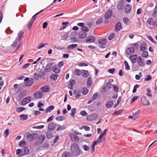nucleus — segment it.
<instances>
[{
    "instance_id": "cd10ccee",
    "label": "nucleus",
    "mask_w": 157,
    "mask_h": 157,
    "mask_svg": "<svg viewBox=\"0 0 157 157\" xmlns=\"http://www.w3.org/2000/svg\"><path fill=\"white\" fill-rule=\"evenodd\" d=\"M78 44H71V45H69L68 47L67 48V50L71 49H72L75 48L77 47H78Z\"/></svg>"
},
{
    "instance_id": "4d7b16f0",
    "label": "nucleus",
    "mask_w": 157,
    "mask_h": 157,
    "mask_svg": "<svg viewBox=\"0 0 157 157\" xmlns=\"http://www.w3.org/2000/svg\"><path fill=\"white\" fill-rule=\"evenodd\" d=\"M152 78V77L151 75H147L146 77L144 79L145 81H148L150 80Z\"/></svg>"
},
{
    "instance_id": "6e6d98bb",
    "label": "nucleus",
    "mask_w": 157,
    "mask_h": 157,
    "mask_svg": "<svg viewBox=\"0 0 157 157\" xmlns=\"http://www.w3.org/2000/svg\"><path fill=\"white\" fill-rule=\"evenodd\" d=\"M81 31H83L85 32H87L89 30L88 28L86 26H84L81 28Z\"/></svg>"
},
{
    "instance_id": "a211bd4d",
    "label": "nucleus",
    "mask_w": 157,
    "mask_h": 157,
    "mask_svg": "<svg viewBox=\"0 0 157 157\" xmlns=\"http://www.w3.org/2000/svg\"><path fill=\"white\" fill-rule=\"evenodd\" d=\"M86 42L87 43H91L94 42L95 40V38L93 36L88 37L86 38Z\"/></svg>"
},
{
    "instance_id": "13d9d810",
    "label": "nucleus",
    "mask_w": 157,
    "mask_h": 157,
    "mask_svg": "<svg viewBox=\"0 0 157 157\" xmlns=\"http://www.w3.org/2000/svg\"><path fill=\"white\" fill-rule=\"evenodd\" d=\"M108 131V129H105L103 132L101 133L100 135V138L101 137V136H103L104 135H105L106 134V132Z\"/></svg>"
},
{
    "instance_id": "3c124183",
    "label": "nucleus",
    "mask_w": 157,
    "mask_h": 157,
    "mask_svg": "<svg viewBox=\"0 0 157 157\" xmlns=\"http://www.w3.org/2000/svg\"><path fill=\"white\" fill-rule=\"evenodd\" d=\"M148 52L147 51L144 52L142 54V56L144 58H146L148 57Z\"/></svg>"
},
{
    "instance_id": "58836bf2",
    "label": "nucleus",
    "mask_w": 157,
    "mask_h": 157,
    "mask_svg": "<svg viewBox=\"0 0 157 157\" xmlns=\"http://www.w3.org/2000/svg\"><path fill=\"white\" fill-rule=\"evenodd\" d=\"M91 79L92 78L91 77H89L88 78L87 82V85L88 86H90L91 85L92 82Z\"/></svg>"
},
{
    "instance_id": "69168bd1",
    "label": "nucleus",
    "mask_w": 157,
    "mask_h": 157,
    "mask_svg": "<svg viewBox=\"0 0 157 157\" xmlns=\"http://www.w3.org/2000/svg\"><path fill=\"white\" fill-rule=\"evenodd\" d=\"M70 40H71V43H74L77 41L75 37H71L70 38Z\"/></svg>"
},
{
    "instance_id": "6e6552de",
    "label": "nucleus",
    "mask_w": 157,
    "mask_h": 157,
    "mask_svg": "<svg viewBox=\"0 0 157 157\" xmlns=\"http://www.w3.org/2000/svg\"><path fill=\"white\" fill-rule=\"evenodd\" d=\"M98 42L101 45H99V47L103 48H105L103 46L106 44V40L105 38H102L99 40Z\"/></svg>"
},
{
    "instance_id": "f3484780",
    "label": "nucleus",
    "mask_w": 157,
    "mask_h": 157,
    "mask_svg": "<svg viewBox=\"0 0 157 157\" xmlns=\"http://www.w3.org/2000/svg\"><path fill=\"white\" fill-rule=\"evenodd\" d=\"M56 125H57L54 123L53 122H51L48 126V128L50 130H54L56 128Z\"/></svg>"
},
{
    "instance_id": "a18cd8bd",
    "label": "nucleus",
    "mask_w": 157,
    "mask_h": 157,
    "mask_svg": "<svg viewBox=\"0 0 157 157\" xmlns=\"http://www.w3.org/2000/svg\"><path fill=\"white\" fill-rule=\"evenodd\" d=\"M115 34L114 33H111L108 37V39L109 40H112L113 38H114L115 36Z\"/></svg>"
},
{
    "instance_id": "e2e57ef3",
    "label": "nucleus",
    "mask_w": 157,
    "mask_h": 157,
    "mask_svg": "<svg viewBox=\"0 0 157 157\" xmlns=\"http://www.w3.org/2000/svg\"><path fill=\"white\" fill-rule=\"evenodd\" d=\"M64 65L63 62V61L59 62L57 66L60 68V67H62Z\"/></svg>"
},
{
    "instance_id": "9b49d317",
    "label": "nucleus",
    "mask_w": 157,
    "mask_h": 157,
    "mask_svg": "<svg viewBox=\"0 0 157 157\" xmlns=\"http://www.w3.org/2000/svg\"><path fill=\"white\" fill-rule=\"evenodd\" d=\"M113 12L112 10H109L105 13V18L106 19H110L112 15Z\"/></svg>"
},
{
    "instance_id": "9d476101",
    "label": "nucleus",
    "mask_w": 157,
    "mask_h": 157,
    "mask_svg": "<svg viewBox=\"0 0 157 157\" xmlns=\"http://www.w3.org/2000/svg\"><path fill=\"white\" fill-rule=\"evenodd\" d=\"M147 22L150 25H152L154 27H156L157 24L156 21H154L152 18H149L147 20Z\"/></svg>"
},
{
    "instance_id": "bf43d9fd",
    "label": "nucleus",
    "mask_w": 157,
    "mask_h": 157,
    "mask_svg": "<svg viewBox=\"0 0 157 157\" xmlns=\"http://www.w3.org/2000/svg\"><path fill=\"white\" fill-rule=\"evenodd\" d=\"M82 147L84 150L86 151H88L90 149L89 147L88 146H86V145H83L82 146Z\"/></svg>"
},
{
    "instance_id": "864d4df0",
    "label": "nucleus",
    "mask_w": 157,
    "mask_h": 157,
    "mask_svg": "<svg viewBox=\"0 0 157 157\" xmlns=\"http://www.w3.org/2000/svg\"><path fill=\"white\" fill-rule=\"evenodd\" d=\"M88 92V90L86 88L84 87L82 90V93L83 94L85 95Z\"/></svg>"
},
{
    "instance_id": "20e7f679",
    "label": "nucleus",
    "mask_w": 157,
    "mask_h": 157,
    "mask_svg": "<svg viewBox=\"0 0 157 157\" xmlns=\"http://www.w3.org/2000/svg\"><path fill=\"white\" fill-rule=\"evenodd\" d=\"M137 62L139 65L141 67H143L145 65V60L140 56H139L137 58Z\"/></svg>"
},
{
    "instance_id": "c03bdc74",
    "label": "nucleus",
    "mask_w": 157,
    "mask_h": 157,
    "mask_svg": "<svg viewBox=\"0 0 157 157\" xmlns=\"http://www.w3.org/2000/svg\"><path fill=\"white\" fill-rule=\"evenodd\" d=\"M157 15V5L155 6L154 9V11L152 13V16L154 17H155Z\"/></svg>"
},
{
    "instance_id": "72a5a7b5",
    "label": "nucleus",
    "mask_w": 157,
    "mask_h": 157,
    "mask_svg": "<svg viewBox=\"0 0 157 157\" xmlns=\"http://www.w3.org/2000/svg\"><path fill=\"white\" fill-rule=\"evenodd\" d=\"M81 74L82 76L84 77H86L88 75V72L86 70H82Z\"/></svg>"
},
{
    "instance_id": "338daca9",
    "label": "nucleus",
    "mask_w": 157,
    "mask_h": 157,
    "mask_svg": "<svg viewBox=\"0 0 157 157\" xmlns=\"http://www.w3.org/2000/svg\"><path fill=\"white\" fill-rule=\"evenodd\" d=\"M138 97L137 96H133L131 99V103L135 101L137 98Z\"/></svg>"
},
{
    "instance_id": "ea45409f",
    "label": "nucleus",
    "mask_w": 157,
    "mask_h": 157,
    "mask_svg": "<svg viewBox=\"0 0 157 157\" xmlns=\"http://www.w3.org/2000/svg\"><path fill=\"white\" fill-rule=\"evenodd\" d=\"M44 11V10H41L39 12H38L36 13L32 17V18L31 19V20L34 21V20L36 19V15L38 14L39 13H40L41 12H43Z\"/></svg>"
},
{
    "instance_id": "a19ab883",
    "label": "nucleus",
    "mask_w": 157,
    "mask_h": 157,
    "mask_svg": "<svg viewBox=\"0 0 157 157\" xmlns=\"http://www.w3.org/2000/svg\"><path fill=\"white\" fill-rule=\"evenodd\" d=\"M18 41V40L17 38H16L15 40L13 42V43L11 45L12 47H16Z\"/></svg>"
},
{
    "instance_id": "a878e982",
    "label": "nucleus",
    "mask_w": 157,
    "mask_h": 157,
    "mask_svg": "<svg viewBox=\"0 0 157 157\" xmlns=\"http://www.w3.org/2000/svg\"><path fill=\"white\" fill-rule=\"evenodd\" d=\"M147 48V45L145 43L141 44L140 45V49L141 51H144Z\"/></svg>"
},
{
    "instance_id": "680f3d73",
    "label": "nucleus",
    "mask_w": 157,
    "mask_h": 157,
    "mask_svg": "<svg viewBox=\"0 0 157 157\" xmlns=\"http://www.w3.org/2000/svg\"><path fill=\"white\" fill-rule=\"evenodd\" d=\"M115 70V69L113 68L108 69V71L109 73L113 74L114 73Z\"/></svg>"
},
{
    "instance_id": "aec40b11",
    "label": "nucleus",
    "mask_w": 157,
    "mask_h": 157,
    "mask_svg": "<svg viewBox=\"0 0 157 157\" xmlns=\"http://www.w3.org/2000/svg\"><path fill=\"white\" fill-rule=\"evenodd\" d=\"M87 33L83 31H81L78 33V36L79 38L83 39L86 37Z\"/></svg>"
},
{
    "instance_id": "ddd939ff",
    "label": "nucleus",
    "mask_w": 157,
    "mask_h": 157,
    "mask_svg": "<svg viewBox=\"0 0 157 157\" xmlns=\"http://www.w3.org/2000/svg\"><path fill=\"white\" fill-rule=\"evenodd\" d=\"M124 0H120L119 3H118V10H123L124 5Z\"/></svg>"
},
{
    "instance_id": "2f4dec72",
    "label": "nucleus",
    "mask_w": 157,
    "mask_h": 157,
    "mask_svg": "<svg viewBox=\"0 0 157 157\" xmlns=\"http://www.w3.org/2000/svg\"><path fill=\"white\" fill-rule=\"evenodd\" d=\"M49 147V145L46 143L42 145H41L40 148L41 150L47 149H48Z\"/></svg>"
},
{
    "instance_id": "473e14b6",
    "label": "nucleus",
    "mask_w": 157,
    "mask_h": 157,
    "mask_svg": "<svg viewBox=\"0 0 157 157\" xmlns=\"http://www.w3.org/2000/svg\"><path fill=\"white\" fill-rule=\"evenodd\" d=\"M54 109V106L53 105H51L48 106L45 110L46 113L50 112L51 111Z\"/></svg>"
},
{
    "instance_id": "393cba45",
    "label": "nucleus",
    "mask_w": 157,
    "mask_h": 157,
    "mask_svg": "<svg viewBox=\"0 0 157 157\" xmlns=\"http://www.w3.org/2000/svg\"><path fill=\"white\" fill-rule=\"evenodd\" d=\"M40 89L44 92L45 93L48 92L49 91L50 88L48 86H44L41 87Z\"/></svg>"
},
{
    "instance_id": "603ef678",
    "label": "nucleus",
    "mask_w": 157,
    "mask_h": 157,
    "mask_svg": "<svg viewBox=\"0 0 157 157\" xmlns=\"http://www.w3.org/2000/svg\"><path fill=\"white\" fill-rule=\"evenodd\" d=\"M76 113V109L75 108H74L72 109L71 110V115L72 117H73L75 115V114Z\"/></svg>"
},
{
    "instance_id": "dca6fc26",
    "label": "nucleus",
    "mask_w": 157,
    "mask_h": 157,
    "mask_svg": "<svg viewBox=\"0 0 157 157\" xmlns=\"http://www.w3.org/2000/svg\"><path fill=\"white\" fill-rule=\"evenodd\" d=\"M135 51L133 47L128 48L126 50V53L128 55H132Z\"/></svg>"
},
{
    "instance_id": "bb28decb",
    "label": "nucleus",
    "mask_w": 157,
    "mask_h": 157,
    "mask_svg": "<svg viewBox=\"0 0 157 157\" xmlns=\"http://www.w3.org/2000/svg\"><path fill=\"white\" fill-rule=\"evenodd\" d=\"M51 131H48L46 133V136L48 139L51 138L53 136L52 132Z\"/></svg>"
},
{
    "instance_id": "8fccbe9b",
    "label": "nucleus",
    "mask_w": 157,
    "mask_h": 157,
    "mask_svg": "<svg viewBox=\"0 0 157 157\" xmlns=\"http://www.w3.org/2000/svg\"><path fill=\"white\" fill-rule=\"evenodd\" d=\"M25 108L24 107H20L16 109V111L18 112H20L24 110Z\"/></svg>"
},
{
    "instance_id": "7c9ffc66",
    "label": "nucleus",
    "mask_w": 157,
    "mask_h": 157,
    "mask_svg": "<svg viewBox=\"0 0 157 157\" xmlns=\"http://www.w3.org/2000/svg\"><path fill=\"white\" fill-rule=\"evenodd\" d=\"M113 105V102L112 101H108L106 103V106L108 108L111 107Z\"/></svg>"
},
{
    "instance_id": "7ed1b4c3",
    "label": "nucleus",
    "mask_w": 157,
    "mask_h": 157,
    "mask_svg": "<svg viewBox=\"0 0 157 157\" xmlns=\"http://www.w3.org/2000/svg\"><path fill=\"white\" fill-rule=\"evenodd\" d=\"M25 85L26 86H31L33 83V79L29 80V78H26L24 79Z\"/></svg>"
},
{
    "instance_id": "1a4fd4ad",
    "label": "nucleus",
    "mask_w": 157,
    "mask_h": 157,
    "mask_svg": "<svg viewBox=\"0 0 157 157\" xmlns=\"http://www.w3.org/2000/svg\"><path fill=\"white\" fill-rule=\"evenodd\" d=\"M98 117V116L97 114L93 113L88 116L86 119L88 120L92 121L97 118Z\"/></svg>"
},
{
    "instance_id": "5fc2aeb1",
    "label": "nucleus",
    "mask_w": 157,
    "mask_h": 157,
    "mask_svg": "<svg viewBox=\"0 0 157 157\" xmlns=\"http://www.w3.org/2000/svg\"><path fill=\"white\" fill-rule=\"evenodd\" d=\"M34 21L30 20L27 26L28 27V29L29 30L30 29H31L33 25V22Z\"/></svg>"
},
{
    "instance_id": "774afa93",
    "label": "nucleus",
    "mask_w": 157,
    "mask_h": 157,
    "mask_svg": "<svg viewBox=\"0 0 157 157\" xmlns=\"http://www.w3.org/2000/svg\"><path fill=\"white\" fill-rule=\"evenodd\" d=\"M134 48H135L136 49L138 48L139 45L137 43H135L132 44V46Z\"/></svg>"
},
{
    "instance_id": "4be33fe9",
    "label": "nucleus",
    "mask_w": 157,
    "mask_h": 157,
    "mask_svg": "<svg viewBox=\"0 0 157 157\" xmlns=\"http://www.w3.org/2000/svg\"><path fill=\"white\" fill-rule=\"evenodd\" d=\"M137 57V55H135L132 56H131L129 57V58L132 63H136Z\"/></svg>"
},
{
    "instance_id": "f03ea898",
    "label": "nucleus",
    "mask_w": 157,
    "mask_h": 157,
    "mask_svg": "<svg viewBox=\"0 0 157 157\" xmlns=\"http://www.w3.org/2000/svg\"><path fill=\"white\" fill-rule=\"evenodd\" d=\"M46 139L45 136L44 135L39 136L38 139L36 140L34 146L36 147L42 144L44 141Z\"/></svg>"
},
{
    "instance_id": "37998d69",
    "label": "nucleus",
    "mask_w": 157,
    "mask_h": 157,
    "mask_svg": "<svg viewBox=\"0 0 157 157\" xmlns=\"http://www.w3.org/2000/svg\"><path fill=\"white\" fill-rule=\"evenodd\" d=\"M124 63L125 65V69L127 70H129L130 69V67L128 62L125 60L124 61Z\"/></svg>"
},
{
    "instance_id": "c85d7f7f",
    "label": "nucleus",
    "mask_w": 157,
    "mask_h": 157,
    "mask_svg": "<svg viewBox=\"0 0 157 157\" xmlns=\"http://www.w3.org/2000/svg\"><path fill=\"white\" fill-rule=\"evenodd\" d=\"M69 84L68 85L69 88L71 90H72L73 86L75 85V80H72L70 81Z\"/></svg>"
},
{
    "instance_id": "c756f323",
    "label": "nucleus",
    "mask_w": 157,
    "mask_h": 157,
    "mask_svg": "<svg viewBox=\"0 0 157 157\" xmlns=\"http://www.w3.org/2000/svg\"><path fill=\"white\" fill-rule=\"evenodd\" d=\"M105 140V138L103 137V136H101V137L100 138V136L99 137L98 139L96 140L95 141L98 144H99L100 143L102 142L103 141H104Z\"/></svg>"
},
{
    "instance_id": "6ab92c4d",
    "label": "nucleus",
    "mask_w": 157,
    "mask_h": 157,
    "mask_svg": "<svg viewBox=\"0 0 157 157\" xmlns=\"http://www.w3.org/2000/svg\"><path fill=\"white\" fill-rule=\"evenodd\" d=\"M69 135L71 140L73 141L77 142L79 140V139L78 137L74 134H69Z\"/></svg>"
},
{
    "instance_id": "b1692460",
    "label": "nucleus",
    "mask_w": 157,
    "mask_h": 157,
    "mask_svg": "<svg viewBox=\"0 0 157 157\" xmlns=\"http://www.w3.org/2000/svg\"><path fill=\"white\" fill-rule=\"evenodd\" d=\"M53 71L56 73H59L60 70V68L57 65L54 66L52 68Z\"/></svg>"
},
{
    "instance_id": "0e129e2a",
    "label": "nucleus",
    "mask_w": 157,
    "mask_h": 157,
    "mask_svg": "<svg viewBox=\"0 0 157 157\" xmlns=\"http://www.w3.org/2000/svg\"><path fill=\"white\" fill-rule=\"evenodd\" d=\"M102 22V19L101 18H100L97 21L96 23L97 25H99L101 24Z\"/></svg>"
},
{
    "instance_id": "49530a36",
    "label": "nucleus",
    "mask_w": 157,
    "mask_h": 157,
    "mask_svg": "<svg viewBox=\"0 0 157 157\" xmlns=\"http://www.w3.org/2000/svg\"><path fill=\"white\" fill-rule=\"evenodd\" d=\"M129 19L127 17H124L123 19V21L124 23L126 25H128L129 23Z\"/></svg>"
},
{
    "instance_id": "de8ad7c7",
    "label": "nucleus",
    "mask_w": 157,
    "mask_h": 157,
    "mask_svg": "<svg viewBox=\"0 0 157 157\" xmlns=\"http://www.w3.org/2000/svg\"><path fill=\"white\" fill-rule=\"evenodd\" d=\"M26 144V143L25 142L24 140H22L18 144V145L19 146L21 147H23L25 146Z\"/></svg>"
},
{
    "instance_id": "f257e3e1",
    "label": "nucleus",
    "mask_w": 157,
    "mask_h": 157,
    "mask_svg": "<svg viewBox=\"0 0 157 157\" xmlns=\"http://www.w3.org/2000/svg\"><path fill=\"white\" fill-rule=\"evenodd\" d=\"M71 150L72 154L74 156H78L81 154L78 145L76 143L72 144L70 147Z\"/></svg>"
},
{
    "instance_id": "412c9836",
    "label": "nucleus",
    "mask_w": 157,
    "mask_h": 157,
    "mask_svg": "<svg viewBox=\"0 0 157 157\" xmlns=\"http://www.w3.org/2000/svg\"><path fill=\"white\" fill-rule=\"evenodd\" d=\"M22 150L21 156L24 155H25L28 154L29 152V150L28 148L27 147H23Z\"/></svg>"
},
{
    "instance_id": "052dcab7",
    "label": "nucleus",
    "mask_w": 157,
    "mask_h": 157,
    "mask_svg": "<svg viewBox=\"0 0 157 157\" xmlns=\"http://www.w3.org/2000/svg\"><path fill=\"white\" fill-rule=\"evenodd\" d=\"M138 87L139 85H138V84H136L134 86L132 91L133 93H135L136 92L137 90L136 89Z\"/></svg>"
},
{
    "instance_id": "09e8293b",
    "label": "nucleus",
    "mask_w": 157,
    "mask_h": 157,
    "mask_svg": "<svg viewBox=\"0 0 157 157\" xmlns=\"http://www.w3.org/2000/svg\"><path fill=\"white\" fill-rule=\"evenodd\" d=\"M58 77V75L55 74H52L50 76V78L54 80H56Z\"/></svg>"
},
{
    "instance_id": "2eb2a0df",
    "label": "nucleus",
    "mask_w": 157,
    "mask_h": 157,
    "mask_svg": "<svg viewBox=\"0 0 157 157\" xmlns=\"http://www.w3.org/2000/svg\"><path fill=\"white\" fill-rule=\"evenodd\" d=\"M132 9V7L129 4H127L125 6L124 11L126 14L129 13Z\"/></svg>"
},
{
    "instance_id": "c9c22d12",
    "label": "nucleus",
    "mask_w": 157,
    "mask_h": 157,
    "mask_svg": "<svg viewBox=\"0 0 157 157\" xmlns=\"http://www.w3.org/2000/svg\"><path fill=\"white\" fill-rule=\"evenodd\" d=\"M23 34V32L22 31H20L18 34V37L16 38H17L18 41H20L21 39L22 35Z\"/></svg>"
},
{
    "instance_id": "4c0bfd02",
    "label": "nucleus",
    "mask_w": 157,
    "mask_h": 157,
    "mask_svg": "<svg viewBox=\"0 0 157 157\" xmlns=\"http://www.w3.org/2000/svg\"><path fill=\"white\" fill-rule=\"evenodd\" d=\"M65 119L66 118L63 116L58 117H56L55 118L56 120L58 121H63V120H65Z\"/></svg>"
},
{
    "instance_id": "f8f14e48",
    "label": "nucleus",
    "mask_w": 157,
    "mask_h": 157,
    "mask_svg": "<svg viewBox=\"0 0 157 157\" xmlns=\"http://www.w3.org/2000/svg\"><path fill=\"white\" fill-rule=\"evenodd\" d=\"M53 63H48L45 67V71L47 72L51 71L52 67L53 66Z\"/></svg>"
},
{
    "instance_id": "f704fd0d",
    "label": "nucleus",
    "mask_w": 157,
    "mask_h": 157,
    "mask_svg": "<svg viewBox=\"0 0 157 157\" xmlns=\"http://www.w3.org/2000/svg\"><path fill=\"white\" fill-rule=\"evenodd\" d=\"M21 120L25 121L27 120L28 118V116L27 115L21 114L20 116Z\"/></svg>"
},
{
    "instance_id": "423d86ee",
    "label": "nucleus",
    "mask_w": 157,
    "mask_h": 157,
    "mask_svg": "<svg viewBox=\"0 0 157 157\" xmlns=\"http://www.w3.org/2000/svg\"><path fill=\"white\" fill-rule=\"evenodd\" d=\"M140 101L141 103L144 105H149L150 103L148 100L145 96H143L141 98Z\"/></svg>"
},
{
    "instance_id": "e433bc0d",
    "label": "nucleus",
    "mask_w": 157,
    "mask_h": 157,
    "mask_svg": "<svg viewBox=\"0 0 157 157\" xmlns=\"http://www.w3.org/2000/svg\"><path fill=\"white\" fill-rule=\"evenodd\" d=\"M57 126H59V127H58L56 130V131H59L61 130H63L66 128V127L64 125L60 126L59 125L57 124Z\"/></svg>"
},
{
    "instance_id": "39448f33",
    "label": "nucleus",
    "mask_w": 157,
    "mask_h": 157,
    "mask_svg": "<svg viewBox=\"0 0 157 157\" xmlns=\"http://www.w3.org/2000/svg\"><path fill=\"white\" fill-rule=\"evenodd\" d=\"M44 94L40 91H38L36 92L34 94L35 98L37 99H41L43 95Z\"/></svg>"
},
{
    "instance_id": "79ce46f5",
    "label": "nucleus",
    "mask_w": 157,
    "mask_h": 157,
    "mask_svg": "<svg viewBox=\"0 0 157 157\" xmlns=\"http://www.w3.org/2000/svg\"><path fill=\"white\" fill-rule=\"evenodd\" d=\"M75 73L76 75L79 76L82 73L81 70L76 69L75 71Z\"/></svg>"
},
{
    "instance_id": "0eeeda50",
    "label": "nucleus",
    "mask_w": 157,
    "mask_h": 157,
    "mask_svg": "<svg viewBox=\"0 0 157 157\" xmlns=\"http://www.w3.org/2000/svg\"><path fill=\"white\" fill-rule=\"evenodd\" d=\"M35 134L28 132L27 133V136L28 139L31 141L34 140L35 138Z\"/></svg>"
},
{
    "instance_id": "4468645a",
    "label": "nucleus",
    "mask_w": 157,
    "mask_h": 157,
    "mask_svg": "<svg viewBox=\"0 0 157 157\" xmlns=\"http://www.w3.org/2000/svg\"><path fill=\"white\" fill-rule=\"evenodd\" d=\"M31 101V98L30 97H27L24 98L21 102V104L22 105H25L27 103L30 102Z\"/></svg>"
},
{
    "instance_id": "5701e85b",
    "label": "nucleus",
    "mask_w": 157,
    "mask_h": 157,
    "mask_svg": "<svg viewBox=\"0 0 157 157\" xmlns=\"http://www.w3.org/2000/svg\"><path fill=\"white\" fill-rule=\"evenodd\" d=\"M62 157H73L71 154L68 151H65L62 154Z\"/></svg>"
}]
</instances>
